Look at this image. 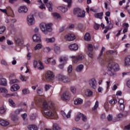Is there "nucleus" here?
Here are the masks:
<instances>
[{"label": "nucleus", "mask_w": 130, "mask_h": 130, "mask_svg": "<svg viewBox=\"0 0 130 130\" xmlns=\"http://www.w3.org/2000/svg\"><path fill=\"white\" fill-rule=\"evenodd\" d=\"M51 88V85H50L46 84L45 85V89L46 91H48V90H49V89H50Z\"/></svg>", "instance_id": "nucleus-60"}, {"label": "nucleus", "mask_w": 130, "mask_h": 130, "mask_svg": "<svg viewBox=\"0 0 130 130\" xmlns=\"http://www.w3.org/2000/svg\"><path fill=\"white\" fill-rule=\"evenodd\" d=\"M19 82H20V81L17 79H11L10 80L11 84H14L15 83H19Z\"/></svg>", "instance_id": "nucleus-53"}, {"label": "nucleus", "mask_w": 130, "mask_h": 130, "mask_svg": "<svg viewBox=\"0 0 130 130\" xmlns=\"http://www.w3.org/2000/svg\"><path fill=\"white\" fill-rule=\"evenodd\" d=\"M64 39H65L66 41L71 42V41H74V40L76 39V36L73 34H68L64 36Z\"/></svg>", "instance_id": "nucleus-14"}, {"label": "nucleus", "mask_w": 130, "mask_h": 130, "mask_svg": "<svg viewBox=\"0 0 130 130\" xmlns=\"http://www.w3.org/2000/svg\"><path fill=\"white\" fill-rule=\"evenodd\" d=\"M118 86L116 84H114L112 87H111V89L112 91H116L117 89Z\"/></svg>", "instance_id": "nucleus-57"}, {"label": "nucleus", "mask_w": 130, "mask_h": 130, "mask_svg": "<svg viewBox=\"0 0 130 130\" xmlns=\"http://www.w3.org/2000/svg\"><path fill=\"white\" fill-rule=\"evenodd\" d=\"M68 72L69 74H71V73L73 72V66L69 65V66L68 68Z\"/></svg>", "instance_id": "nucleus-51"}, {"label": "nucleus", "mask_w": 130, "mask_h": 130, "mask_svg": "<svg viewBox=\"0 0 130 130\" xmlns=\"http://www.w3.org/2000/svg\"><path fill=\"white\" fill-rule=\"evenodd\" d=\"M109 103L110 104H112V103L114 104H116V103H117V101L116 99H112L109 101Z\"/></svg>", "instance_id": "nucleus-54"}, {"label": "nucleus", "mask_w": 130, "mask_h": 130, "mask_svg": "<svg viewBox=\"0 0 130 130\" xmlns=\"http://www.w3.org/2000/svg\"><path fill=\"white\" fill-rule=\"evenodd\" d=\"M124 66H130V57H126L124 60Z\"/></svg>", "instance_id": "nucleus-38"}, {"label": "nucleus", "mask_w": 130, "mask_h": 130, "mask_svg": "<svg viewBox=\"0 0 130 130\" xmlns=\"http://www.w3.org/2000/svg\"><path fill=\"white\" fill-rule=\"evenodd\" d=\"M99 106V102L98 101H96L95 102L94 107L92 108L93 111H95V110H97V108H98Z\"/></svg>", "instance_id": "nucleus-46"}, {"label": "nucleus", "mask_w": 130, "mask_h": 130, "mask_svg": "<svg viewBox=\"0 0 130 130\" xmlns=\"http://www.w3.org/2000/svg\"><path fill=\"white\" fill-rule=\"evenodd\" d=\"M51 15L53 18H56L57 20H62V17H61V15H60L58 13L53 12L52 13Z\"/></svg>", "instance_id": "nucleus-24"}, {"label": "nucleus", "mask_w": 130, "mask_h": 130, "mask_svg": "<svg viewBox=\"0 0 130 130\" xmlns=\"http://www.w3.org/2000/svg\"><path fill=\"white\" fill-rule=\"evenodd\" d=\"M68 48L70 50L76 51V50H78V49H79V45H78V44L76 43L71 44L68 46Z\"/></svg>", "instance_id": "nucleus-18"}, {"label": "nucleus", "mask_w": 130, "mask_h": 130, "mask_svg": "<svg viewBox=\"0 0 130 130\" xmlns=\"http://www.w3.org/2000/svg\"><path fill=\"white\" fill-rule=\"evenodd\" d=\"M125 129L130 130V123L124 127Z\"/></svg>", "instance_id": "nucleus-64"}, {"label": "nucleus", "mask_w": 130, "mask_h": 130, "mask_svg": "<svg viewBox=\"0 0 130 130\" xmlns=\"http://www.w3.org/2000/svg\"><path fill=\"white\" fill-rule=\"evenodd\" d=\"M44 61L46 64H48V63H51L52 66L56 64V59L53 57H46L44 58Z\"/></svg>", "instance_id": "nucleus-9"}, {"label": "nucleus", "mask_w": 130, "mask_h": 130, "mask_svg": "<svg viewBox=\"0 0 130 130\" xmlns=\"http://www.w3.org/2000/svg\"><path fill=\"white\" fill-rule=\"evenodd\" d=\"M70 58H72L74 63H77L79 60H83L85 58V56L84 55L81 54L77 56H71Z\"/></svg>", "instance_id": "nucleus-6"}, {"label": "nucleus", "mask_w": 130, "mask_h": 130, "mask_svg": "<svg viewBox=\"0 0 130 130\" xmlns=\"http://www.w3.org/2000/svg\"><path fill=\"white\" fill-rule=\"evenodd\" d=\"M86 97H92L93 96V91L90 89H86L84 92Z\"/></svg>", "instance_id": "nucleus-26"}, {"label": "nucleus", "mask_w": 130, "mask_h": 130, "mask_svg": "<svg viewBox=\"0 0 130 130\" xmlns=\"http://www.w3.org/2000/svg\"><path fill=\"white\" fill-rule=\"evenodd\" d=\"M72 113L71 111H69L68 113L67 114L64 111H60V114H61L62 116L63 117V119L64 120H67V119H68V118H71V114Z\"/></svg>", "instance_id": "nucleus-17"}, {"label": "nucleus", "mask_w": 130, "mask_h": 130, "mask_svg": "<svg viewBox=\"0 0 130 130\" xmlns=\"http://www.w3.org/2000/svg\"><path fill=\"white\" fill-rule=\"evenodd\" d=\"M53 130H61V128L57 123H54L53 124Z\"/></svg>", "instance_id": "nucleus-41"}, {"label": "nucleus", "mask_w": 130, "mask_h": 130, "mask_svg": "<svg viewBox=\"0 0 130 130\" xmlns=\"http://www.w3.org/2000/svg\"><path fill=\"white\" fill-rule=\"evenodd\" d=\"M7 43L8 45H14V42L13 41L10 40H7Z\"/></svg>", "instance_id": "nucleus-56"}, {"label": "nucleus", "mask_w": 130, "mask_h": 130, "mask_svg": "<svg viewBox=\"0 0 130 130\" xmlns=\"http://www.w3.org/2000/svg\"><path fill=\"white\" fill-rule=\"evenodd\" d=\"M22 95H28L30 94V90L28 88H24L22 90Z\"/></svg>", "instance_id": "nucleus-35"}, {"label": "nucleus", "mask_w": 130, "mask_h": 130, "mask_svg": "<svg viewBox=\"0 0 130 130\" xmlns=\"http://www.w3.org/2000/svg\"><path fill=\"white\" fill-rule=\"evenodd\" d=\"M84 101L81 98H77L74 100L75 105H82Z\"/></svg>", "instance_id": "nucleus-20"}, {"label": "nucleus", "mask_w": 130, "mask_h": 130, "mask_svg": "<svg viewBox=\"0 0 130 130\" xmlns=\"http://www.w3.org/2000/svg\"><path fill=\"white\" fill-rule=\"evenodd\" d=\"M0 11L3 13V14H5L6 15V16H8V17L12 16L13 15V13H14L13 9H12V7L10 6L7 7L6 9H0Z\"/></svg>", "instance_id": "nucleus-4"}, {"label": "nucleus", "mask_w": 130, "mask_h": 130, "mask_svg": "<svg viewBox=\"0 0 130 130\" xmlns=\"http://www.w3.org/2000/svg\"><path fill=\"white\" fill-rule=\"evenodd\" d=\"M3 97H5V98H10L11 97V94L10 93H4L3 94Z\"/></svg>", "instance_id": "nucleus-61"}, {"label": "nucleus", "mask_w": 130, "mask_h": 130, "mask_svg": "<svg viewBox=\"0 0 130 130\" xmlns=\"http://www.w3.org/2000/svg\"><path fill=\"white\" fill-rule=\"evenodd\" d=\"M103 15H104L103 12H101L94 14V16L97 19H100L101 20L103 18Z\"/></svg>", "instance_id": "nucleus-28"}, {"label": "nucleus", "mask_w": 130, "mask_h": 130, "mask_svg": "<svg viewBox=\"0 0 130 130\" xmlns=\"http://www.w3.org/2000/svg\"><path fill=\"white\" fill-rule=\"evenodd\" d=\"M0 86L3 87H7L8 86V80H7V79L4 77L0 78Z\"/></svg>", "instance_id": "nucleus-19"}, {"label": "nucleus", "mask_w": 130, "mask_h": 130, "mask_svg": "<svg viewBox=\"0 0 130 130\" xmlns=\"http://www.w3.org/2000/svg\"><path fill=\"white\" fill-rule=\"evenodd\" d=\"M7 111V108L5 106L0 107V114H5Z\"/></svg>", "instance_id": "nucleus-36"}, {"label": "nucleus", "mask_w": 130, "mask_h": 130, "mask_svg": "<svg viewBox=\"0 0 130 130\" xmlns=\"http://www.w3.org/2000/svg\"><path fill=\"white\" fill-rule=\"evenodd\" d=\"M70 90L73 94H76L77 93V87L75 86H71Z\"/></svg>", "instance_id": "nucleus-48"}, {"label": "nucleus", "mask_w": 130, "mask_h": 130, "mask_svg": "<svg viewBox=\"0 0 130 130\" xmlns=\"http://www.w3.org/2000/svg\"><path fill=\"white\" fill-rule=\"evenodd\" d=\"M32 40L34 42H41V38L39 35H34L32 36Z\"/></svg>", "instance_id": "nucleus-23"}, {"label": "nucleus", "mask_w": 130, "mask_h": 130, "mask_svg": "<svg viewBox=\"0 0 130 130\" xmlns=\"http://www.w3.org/2000/svg\"><path fill=\"white\" fill-rule=\"evenodd\" d=\"M119 105L120 110H121V111H123L124 110V104H121Z\"/></svg>", "instance_id": "nucleus-63"}, {"label": "nucleus", "mask_w": 130, "mask_h": 130, "mask_svg": "<svg viewBox=\"0 0 130 130\" xmlns=\"http://www.w3.org/2000/svg\"><path fill=\"white\" fill-rule=\"evenodd\" d=\"M46 43H54L55 42V38L52 37L51 38H45L44 39Z\"/></svg>", "instance_id": "nucleus-22"}, {"label": "nucleus", "mask_w": 130, "mask_h": 130, "mask_svg": "<svg viewBox=\"0 0 130 130\" xmlns=\"http://www.w3.org/2000/svg\"><path fill=\"white\" fill-rule=\"evenodd\" d=\"M86 10L87 13H88V14H89V12H90V11H91V12H93V13H96V10H93V8H90V9L89 8V7H87L86 8Z\"/></svg>", "instance_id": "nucleus-50"}, {"label": "nucleus", "mask_w": 130, "mask_h": 130, "mask_svg": "<svg viewBox=\"0 0 130 130\" xmlns=\"http://www.w3.org/2000/svg\"><path fill=\"white\" fill-rule=\"evenodd\" d=\"M87 53L89 57H90V58H93V52H92V51H87Z\"/></svg>", "instance_id": "nucleus-55"}, {"label": "nucleus", "mask_w": 130, "mask_h": 130, "mask_svg": "<svg viewBox=\"0 0 130 130\" xmlns=\"http://www.w3.org/2000/svg\"><path fill=\"white\" fill-rule=\"evenodd\" d=\"M0 124L2 125V126H7V125H9V124H10V122L5 120H1Z\"/></svg>", "instance_id": "nucleus-30"}, {"label": "nucleus", "mask_w": 130, "mask_h": 130, "mask_svg": "<svg viewBox=\"0 0 130 130\" xmlns=\"http://www.w3.org/2000/svg\"><path fill=\"white\" fill-rule=\"evenodd\" d=\"M61 99L63 100V101L69 102L71 100V93L69 91H64L61 96Z\"/></svg>", "instance_id": "nucleus-8"}, {"label": "nucleus", "mask_w": 130, "mask_h": 130, "mask_svg": "<svg viewBox=\"0 0 130 130\" xmlns=\"http://www.w3.org/2000/svg\"><path fill=\"white\" fill-rule=\"evenodd\" d=\"M68 56H61L59 58V61H60V62H62V61L63 62L67 61V60H68Z\"/></svg>", "instance_id": "nucleus-40"}, {"label": "nucleus", "mask_w": 130, "mask_h": 130, "mask_svg": "<svg viewBox=\"0 0 130 130\" xmlns=\"http://www.w3.org/2000/svg\"><path fill=\"white\" fill-rule=\"evenodd\" d=\"M57 80L59 82H61V83H70L72 81L71 78L62 75H58L57 76Z\"/></svg>", "instance_id": "nucleus-5"}, {"label": "nucleus", "mask_w": 130, "mask_h": 130, "mask_svg": "<svg viewBox=\"0 0 130 130\" xmlns=\"http://www.w3.org/2000/svg\"><path fill=\"white\" fill-rule=\"evenodd\" d=\"M83 69H84V65L81 64L77 66L76 71L78 73H81V72H82V71L83 70Z\"/></svg>", "instance_id": "nucleus-31"}, {"label": "nucleus", "mask_w": 130, "mask_h": 130, "mask_svg": "<svg viewBox=\"0 0 130 130\" xmlns=\"http://www.w3.org/2000/svg\"><path fill=\"white\" fill-rule=\"evenodd\" d=\"M11 97H14L15 98H18L19 97V94L17 93V92H14L13 93L10 94Z\"/></svg>", "instance_id": "nucleus-52"}, {"label": "nucleus", "mask_w": 130, "mask_h": 130, "mask_svg": "<svg viewBox=\"0 0 130 130\" xmlns=\"http://www.w3.org/2000/svg\"><path fill=\"white\" fill-rule=\"evenodd\" d=\"M20 79L22 82H27V79H28V77L25 76L24 75H21L20 76Z\"/></svg>", "instance_id": "nucleus-44"}, {"label": "nucleus", "mask_w": 130, "mask_h": 130, "mask_svg": "<svg viewBox=\"0 0 130 130\" xmlns=\"http://www.w3.org/2000/svg\"><path fill=\"white\" fill-rule=\"evenodd\" d=\"M10 90L11 92H16V91L20 90V86H19V85L17 84H15L11 86Z\"/></svg>", "instance_id": "nucleus-21"}, {"label": "nucleus", "mask_w": 130, "mask_h": 130, "mask_svg": "<svg viewBox=\"0 0 130 130\" xmlns=\"http://www.w3.org/2000/svg\"><path fill=\"white\" fill-rule=\"evenodd\" d=\"M43 46H42V44H37L36 46L34 48V50H39L40 49H41Z\"/></svg>", "instance_id": "nucleus-37"}, {"label": "nucleus", "mask_w": 130, "mask_h": 130, "mask_svg": "<svg viewBox=\"0 0 130 130\" xmlns=\"http://www.w3.org/2000/svg\"><path fill=\"white\" fill-rule=\"evenodd\" d=\"M22 110L23 109H20L19 110H17L14 112H13L11 113V119H12V120H13V121H17V120L19 119V117H18V116H17V115L19 114V113H20L21 111H22Z\"/></svg>", "instance_id": "nucleus-7"}, {"label": "nucleus", "mask_w": 130, "mask_h": 130, "mask_svg": "<svg viewBox=\"0 0 130 130\" xmlns=\"http://www.w3.org/2000/svg\"><path fill=\"white\" fill-rule=\"evenodd\" d=\"M28 8L26 6H20L18 9L19 13H27Z\"/></svg>", "instance_id": "nucleus-25"}, {"label": "nucleus", "mask_w": 130, "mask_h": 130, "mask_svg": "<svg viewBox=\"0 0 130 130\" xmlns=\"http://www.w3.org/2000/svg\"><path fill=\"white\" fill-rule=\"evenodd\" d=\"M27 128L28 130H38V127L35 125H29Z\"/></svg>", "instance_id": "nucleus-33"}, {"label": "nucleus", "mask_w": 130, "mask_h": 130, "mask_svg": "<svg viewBox=\"0 0 130 130\" xmlns=\"http://www.w3.org/2000/svg\"><path fill=\"white\" fill-rule=\"evenodd\" d=\"M58 10L61 11L62 13H66V12H68V8L66 6H59L58 7Z\"/></svg>", "instance_id": "nucleus-29"}, {"label": "nucleus", "mask_w": 130, "mask_h": 130, "mask_svg": "<svg viewBox=\"0 0 130 130\" xmlns=\"http://www.w3.org/2000/svg\"><path fill=\"white\" fill-rule=\"evenodd\" d=\"M54 51L56 54H60V53H61L60 47H59L58 46H55Z\"/></svg>", "instance_id": "nucleus-27"}, {"label": "nucleus", "mask_w": 130, "mask_h": 130, "mask_svg": "<svg viewBox=\"0 0 130 130\" xmlns=\"http://www.w3.org/2000/svg\"><path fill=\"white\" fill-rule=\"evenodd\" d=\"M39 26L41 31H42L45 35L52 31V28H51L52 23H46L45 22H41Z\"/></svg>", "instance_id": "nucleus-2"}, {"label": "nucleus", "mask_w": 130, "mask_h": 130, "mask_svg": "<svg viewBox=\"0 0 130 130\" xmlns=\"http://www.w3.org/2000/svg\"><path fill=\"white\" fill-rule=\"evenodd\" d=\"M9 105L11 106V107H15L16 106V104L14 102V101L12 99H9Z\"/></svg>", "instance_id": "nucleus-42"}, {"label": "nucleus", "mask_w": 130, "mask_h": 130, "mask_svg": "<svg viewBox=\"0 0 130 130\" xmlns=\"http://www.w3.org/2000/svg\"><path fill=\"white\" fill-rule=\"evenodd\" d=\"M80 119H82V121H84V122H86L87 120V116H86L85 115L83 114L78 113L75 118V120L76 121H79V120H80Z\"/></svg>", "instance_id": "nucleus-11"}, {"label": "nucleus", "mask_w": 130, "mask_h": 130, "mask_svg": "<svg viewBox=\"0 0 130 130\" xmlns=\"http://www.w3.org/2000/svg\"><path fill=\"white\" fill-rule=\"evenodd\" d=\"M108 69L109 72H111V71L117 72V71H119V66L118 64L114 62H111L108 64Z\"/></svg>", "instance_id": "nucleus-3"}, {"label": "nucleus", "mask_w": 130, "mask_h": 130, "mask_svg": "<svg viewBox=\"0 0 130 130\" xmlns=\"http://www.w3.org/2000/svg\"><path fill=\"white\" fill-rule=\"evenodd\" d=\"M38 69L39 70H43L44 69V66H43V63L41 61L39 60L38 61Z\"/></svg>", "instance_id": "nucleus-43"}, {"label": "nucleus", "mask_w": 130, "mask_h": 130, "mask_svg": "<svg viewBox=\"0 0 130 130\" xmlns=\"http://www.w3.org/2000/svg\"><path fill=\"white\" fill-rule=\"evenodd\" d=\"M51 51V48L49 47H46L44 48V52L45 53H48Z\"/></svg>", "instance_id": "nucleus-45"}, {"label": "nucleus", "mask_w": 130, "mask_h": 130, "mask_svg": "<svg viewBox=\"0 0 130 130\" xmlns=\"http://www.w3.org/2000/svg\"><path fill=\"white\" fill-rule=\"evenodd\" d=\"M2 93H9V90L6 87H0V94Z\"/></svg>", "instance_id": "nucleus-39"}, {"label": "nucleus", "mask_w": 130, "mask_h": 130, "mask_svg": "<svg viewBox=\"0 0 130 130\" xmlns=\"http://www.w3.org/2000/svg\"><path fill=\"white\" fill-rule=\"evenodd\" d=\"M14 41L15 44L18 45L19 46H21L24 44V38H18L15 37L14 38Z\"/></svg>", "instance_id": "nucleus-16"}, {"label": "nucleus", "mask_w": 130, "mask_h": 130, "mask_svg": "<svg viewBox=\"0 0 130 130\" xmlns=\"http://www.w3.org/2000/svg\"><path fill=\"white\" fill-rule=\"evenodd\" d=\"M106 29L104 30V33H107L108 32V30H110V29H112L113 28V25H111L110 26L108 25L105 27Z\"/></svg>", "instance_id": "nucleus-47"}, {"label": "nucleus", "mask_w": 130, "mask_h": 130, "mask_svg": "<svg viewBox=\"0 0 130 130\" xmlns=\"http://www.w3.org/2000/svg\"><path fill=\"white\" fill-rule=\"evenodd\" d=\"M65 3L68 4V8L71 7V4H72V0H63Z\"/></svg>", "instance_id": "nucleus-59"}, {"label": "nucleus", "mask_w": 130, "mask_h": 130, "mask_svg": "<svg viewBox=\"0 0 130 130\" xmlns=\"http://www.w3.org/2000/svg\"><path fill=\"white\" fill-rule=\"evenodd\" d=\"M27 24L29 26H32L35 24V18L34 15H29L27 18Z\"/></svg>", "instance_id": "nucleus-15"}, {"label": "nucleus", "mask_w": 130, "mask_h": 130, "mask_svg": "<svg viewBox=\"0 0 130 130\" xmlns=\"http://www.w3.org/2000/svg\"><path fill=\"white\" fill-rule=\"evenodd\" d=\"M88 51H92L93 50V46L91 44L88 45Z\"/></svg>", "instance_id": "nucleus-62"}, {"label": "nucleus", "mask_w": 130, "mask_h": 130, "mask_svg": "<svg viewBox=\"0 0 130 130\" xmlns=\"http://www.w3.org/2000/svg\"><path fill=\"white\" fill-rule=\"evenodd\" d=\"M88 84L92 89H96L97 88V80H96V78L93 77L89 79Z\"/></svg>", "instance_id": "nucleus-13"}, {"label": "nucleus", "mask_w": 130, "mask_h": 130, "mask_svg": "<svg viewBox=\"0 0 130 130\" xmlns=\"http://www.w3.org/2000/svg\"><path fill=\"white\" fill-rule=\"evenodd\" d=\"M74 13L75 15H77L78 17L84 18V17H85V14H86V11L80 9H76L74 10Z\"/></svg>", "instance_id": "nucleus-10"}, {"label": "nucleus", "mask_w": 130, "mask_h": 130, "mask_svg": "<svg viewBox=\"0 0 130 130\" xmlns=\"http://www.w3.org/2000/svg\"><path fill=\"white\" fill-rule=\"evenodd\" d=\"M84 40L86 41H90L91 40V35L89 32H86L84 35Z\"/></svg>", "instance_id": "nucleus-34"}, {"label": "nucleus", "mask_w": 130, "mask_h": 130, "mask_svg": "<svg viewBox=\"0 0 130 130\" xmlns=\"http://www.w3.org/2000/svg\"><path fill=\"white\" fill-rule=\"evenodd\" d=\"M54 73L51 71H47L46 72L45 78L48 81H52L53 79H54Z\"/></svg>", "instance_id": "nucleus-12"}, {"label": "nucleus", "mask_w": 130, "mask_h": 130, "mask_svg": "<svg viewBox=\"0 0 130 130\" xmlns=\"http://www.w3.org/2000/svg\"><path fill=\"white\" fill-rule=\"evenodd\" d=\"M50 109L54 110V104H53V102L51 101H49L48 103L44 102L43 106V113L45 116L52 117L56 115V113L54 111H52Z\"/></svg>", "instance_id": "nucleus-1"}, {"label": "nucleus", "mask_w": 130, "mask_h": 130, "mask_svg": "<svg viewBox=\"0 0 130 130\" xmlns=\"http://www.w3.org/2000/svg\"><path fill=\"white\" fill-rule=\"evenodd\" d=\"M5 31H6V26H0V34H4L5 32Z\"/></svg>", "instance_id": "nucleus-49"}, {"label": "nucleus", "mask_w": 130, "mask_h": 130, "mask_svg": "<svg viewBox=\"0 0 130 130\" xmlns=\"http://www.w3.org/2000/svg\"><path fill=\"white\" fill-rule=\"evenodd\" d=\"M46 5L49 11H50V12H52V9L53 7V5H52V3H51V2H49L48 3H47Z\"/></svg>", "instance_id": "nucleus-32"}, {"label": "nucleus", "mask_w": 130, "mask_h": 130, "mask_svg": "<svg viewBox=\"0 0 130 130\" xmlns=\"http://www.w3.org/2000/svg\"><path fill=\"white\" fill-rule=\"evenodd\" d=\"M77 29L78 30H79L80 31L82 30V29H83V24H79L77 25Z\"/></svg>", "instance_id": "nucleus-58"}]
</instances>
